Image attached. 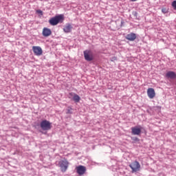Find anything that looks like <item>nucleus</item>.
<instances>
[{
    "label": "nucleus",
    "mask_w": 176,
    "mask_h": 176,
    "mask_svg": "<svg viewBox=\"0 0 176 176\" xmlns=\"http://www.w3.org/2000/svg\"><path fill=\"white\" fill-rule=\"evenodd\" d=\"M166 78H168V79H175L176 74L174 72H168L166 74Z\"/></svg>",
    "instance_id": "12"
},
{
    "label": "nucleus",
    "mask_w": 176,
    "mask_h": 176,
    "mask_svg": "<svg viewBox=\"0 0 176 176\" xmlns=\"http://www.w3.org/2000/svg\"><path fill=\"white\" fill-rule=\"evenodd\" d=\"M126 39H127V41H130L131 42H133L134 41H135V39H137V34H135V33H129L126 36Z\"/></svg>",
    "instance_id": "9"
},
{
    "label": "nucleus",
    "mask_w": 176,
    "mask_h": 176,
    "mask_svg": "<svg viewBox=\"0 0 176 176\" xmlns=\"http://www.w3.org/2000/svg\"><path fill=\"white\" fill-rule=\"evenodd\" d=\"M36 13H38V14H41V16H43V12H42V10H37Z\"/></svg>",
    "instance_id": "17"
},
{
    "label": "nucleus",
    "mask_w": 176,
    "mask_h": 176,
    "mask_svg": "<svg viewBox=\"0 0 176 176\" xmlns=\"http://www.w3.org/2000/svg\"><path fill=\"white\" fill-rule=\"evenodd\" d=\"M129 167L132 170V173H137V171H140L141 169V165L140 164V162L138 161H135L132 162L130 165Z\"/></svg>",
    "instance_id": "3"
},
{
    "label": "nucleus",
    "mask_w": 176,
    "mask_h": 176,
    "mask_svg": "<svg viewBox=\"0 0 176 176\" xmlns=\"http://www.w3.org/2000/svg\"><path fill=\"white\" fill-rule=\"evenodd\" d=\"M40 126L44 131L52 129V124L48 120H44L40 123Z\"/></svg>",
    "instance_id": "2"
},
{
    "label": "nucleus",
    "mask_w": 176,
    "mask_h": 176,
    "mask_svg": "<svg viewBox=\"0 0 176 176\" xmlns=\"http://www.w3.org/2000/svg\"><path fill=\"white\" fill-rule=\"evenodd\" d=\"M76 170L78 175H83L86 173V167L82 165L76 166Z\"/></svg>",
    "instance_id": "7"
},
{
    "label": "nucleus",
    "mask_w": 176,
    "mask_h": 176,
    "mask_svg": "<svg viewBox=\"0 0 176 176\" xmlns=\"http://www.w3.org/2000/svg\"><path fill=\"white\" fill-rule=\"evenodd\" d=\"M131 140L133 141H135V142H138V141H140V139L137 137H133V138H131Z\"/></svg>",
    "instance_id": "15"
},
{
    "label": "nucleus",
    "mask_w": 176,
    "mask_h": 176,
    "mask_svg": "<svg viewBox=\"0 0 176 176\" xmlns=\"http://www.w3.org/2000/svg\"><path fill=\"white\" fill-rule=\"evenodd\" d=\"M71 30H72V25L69 23L67 24L63 28V31L66 34L71 32Z\"/></svg>",
    "instance_id": "13"
},
{
    "label": "nucleus",
    "mask_w": 176,
    "mask_h": 176,
    "mask_svg": "<svg viewBox=\"0 0 176 176\" xmlns=\"http://www.w3.org/2000/svg\"><path fill=\"white\" fill-rule=\"evenodd\" d=\"M83 53L86 61H93L94 60V55L91 50H85Z\"/></svg>",
    "instance_id": "4"
},
{
    "label": "nucleus",
    "mask_w": 176,
    "mask_h": 176,
    "mask_svg": "<svg viewBox=\"0 0 176 176\" xmlns=\"http://www.w3.org/2000/svg\"><path fill=\"white\" fill-rule=\"evenodd\" d=\"M113 60H116V57L113 58Z\"/></svg>",
    "instance_id": "21"
},
{
    "label": "nucleus",
    "mask_w": 176,
    "mask_h": 176,
    "mask_svg": "<svg viewBox=\"0 0 176 176\" xmlns=\"http://www.w3.org/2000/svg\"><path fill=\"white\" fill-rule=\"evenodd\" d=\"M73 100L75 102H79L80 101V97L78 94H74Z\"/></svg>",
    "instance_id": "14"
},
{
    "label": "nucleus",
    "mask_w": 176,
    "mask_h": 176,
    "mask_svg": "<svg viewBox=\"0 0 176 176\" xmlns=\"http://www.w3.org/2000/svg\"><path fill=\"white\" fill-rule=\"evenodd\" d=\"M50 35H52V30L47 28H44L43 29V36L47 37V36H50Z\"/></svg>",
    "instance_id": "11"
},
{
    "label": "nucleus",
    "mask_w": 176,
    "mask_h": 176,
    "mask_svg": "<svg viewBox=\"0 0 176 176\" xmlns=\"http://www.w3.org/2000/svg\"><path fill=\"white\" fill-rule=\"evenodd\" d=\"M64 22V14L56 15L49 20L50 25H57L60 23Z\"/></svg>",
    "instance_id": "1"
},
{
    "label": "nucleus",
    "mask_w": 176,
    "mask_h": 176,
    "mask_svg": "<svg viewBox=\"0 0 176 176\" xmlns=\"http://www.w3.org/2000/svg\"><path fill=\"white\" fill-rule=\"evenodd\" d=\"M71 111H72V108L68 109L67 113H71Z\"/></svg>",
    "instance_id": "19"
},
{
    "label": "nucleus",
    "mask_w": 176,
    "mask_h": 176,
    "mask_svg": "<svg viewBox=\"0 0 176 176\" xmlns=\"http://www.w3.org/2000/svg\"><path fill=\"white\" fill-rule=\"evenodd\" d=\"M124 22L123 21H121V24H124Z\"/></svg>",
    "instance_id": "20"
},
{
    "label": "nucleus",
    "mask_w": 176,
    "mask_h": 176,
    "mask_svg": "<svg viewBox=\"0 0 176 176\" xmlns=\"http://www.w3.org/2000/svg\"><path fill=\"white\" fill-rule=\"evenodd\" d=\"M162 13H167V9H166V8H162Z\"/></svg>",
    "instance_id": "18"
},
{
    "label": "nucleus",
    "mask_w": 176,
    "mask_h": 176,
    "mask_svg": "<svg viewBox=\"0 0 176 176\" xmlns=\"http://www.w3.org/2000/svg\"><path fill=\"white\" fill-rule=\"evenodd\" d=\"M147 96L148 98H151V100L152 98H155V97L156 96V93L155 92V89L153 88H148L147 89Z\"/></svg>",
    "instance_id": "8"
},
{
    "label": "nucleus",
    "mask_w": 176,
    "mask_h": 176,
    "mask_svg": "<svg viewBox=\"0 0 176 176\" xmlns=\"http://www.w3.org/2000/svg\"><path fill=\"white\" fill-rule=\"evenodd\" d=\"M172 6H173V9H175V10H176V1H173L172 2Z\"/></svg>",
    "instance_id": "16"
},
{
    "label": "nucleus",
    "mask_w": 176,
    "mask_h": 176,
    "mask_svg": "<svg viewBox=\"0 0 176 176\" xmlns=\"http://www.w3.org/2000/svg\"><path fill=\"white\" fill-rule=\"evenodd\" d=\"M131 133L133 135H140L141 134V128L133 126L131 128Z\"/></svg>",
    "instance_id": "10"
},
{
    "label": "nucleus",
    "mask_w": 176,
    "mask_h": 176,
    "mask_svg": "<svg viewBox=\"0 0 176 176\" xmlns=\"http://www.w3.org/2000/svg\"><path fill=\"white\" fill-rule=\"evenodd\" d=\"M68 166H69V162L68 160H64L60 162V167L62 173H65L68 169Z\"/></svg>",
    "instance_id": "5"
},
{
    "label": "nucleus",
    "mask_w": 176,
    "mask_h": 176,
    "mask_svg": "<svg viewBox=\"0 0 176 176\" xmlns=\"http://www.w3.org/2000/svg\"><path fill=\"white\" fill-rule=\"evenodd\" d=\"M32 50H33L35 56H42V54L43 53L42 48L39 46H33Z\"/></svg>",
    "instance_id": "6"
}]
</instances>
